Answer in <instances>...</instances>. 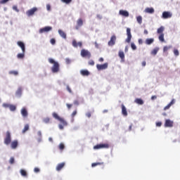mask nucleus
<instances>
[{
  "label": "nucleus",
  "instance_id": "473e14b6",
  "mask_svg": "<svg viewBox=\"0 0 180 180\" xmlns=\"http://www.w3.org/2000/svg\"><path fill=\"white\" fill-rule=\"evenodd\" d=\"M158 50H160V49H158V48L154 49L151 51V54H153V56H157V53H158Z\"/></svg>",
  "mask_w": 180,
  "mask_h": 180
},
{
  "label": "nucleus",
  "instance_id": "393cba45",
  "mask_svg": "<svg viewBox=\"0 0 180 180\" xmlns=\"http://www.w3.org/2000/svg\"><path fill=\"white\" fill-rule=\"evenodd\" d=\"M119 57L121 58L122 62H124V52L120 51L118 53Z\"/></svg>",
  "mask_w": 180,
  "mask_h": 180
},
{
  "label": "nucleus",
  "instance_id": "4d7b16f0",
  "mask_svg": "<svg viewBox=\"0 0 180 180\" xmlns=\"http://www.w3.org/2000/svg\"><path fill=\"white\" fill-rule=\"evenodd\" d=\"M58 127H59V129H60V130H63V129H64V125H63V124H59L58 125Z\"/></svg>",
  "mask_w": 180,
  "mask_h": 180
},
{
  "label": "nucleus",
  "instance_id": "72a5a7b5",
  "mask_svg": "<svg viewBox=\"0 0 180 180\" xmlns=\"http://www.w3.org/2000/svg\"><path fill=\"white\" fill-rule=\"evenodd\" d=\"M17 58L19 59L25 58V52H22V53H18L17 55Z\"/></svg>",
  "mask_w": 180,
  "mask_h": 180
},
{
  "label": "nucleus",
  "instance_id": "ddd939ff",
  "mask_svg": "<svg viewBox=\"0 0 180 180\" xmlns=\"http://www.w3.org/2000/svg\"><path fill=\"white\" fill-rule=\"evenodd\" d=\"M163 19H169V18H172V14L169 11H165L162 13Z\"/></svg>",
  "mask_w": 180,
  "mask_h": 180
},
{
  "label": "nucleus",
  "instance_id": "603ef678",
  "mask_svg": "<svg viewBox=\"0 0 180 180\" xmlns=\"http://www.w3.org/2000/svg\"><path fill=\"white\" fill-rule=\"evenodd\" d=\"M50 43H51L52 44H56V39H51L50 41Z\"/></svg>",
  "mask_w": 180,
  "mask_h": 180
},
{
  "label": "nucleus",
  "instance_id": "774afa93",
  "mask_svg": "<svg viewBox=\"0 0 180 180\" xmlns=\"http://www.w3.org/2000/svg\"><path fill=\"white\" fill-rule=\"evenodd\" d=\"M146 61H143V62H142V66H143V67H146Z\"/></svg>",
  "mask_w": 180,
  "mask_h": 180
},
{
  "label": "nucleus",
  "instance_id": "f03ea898",
  "mask_svg": "<svg viewBox=\"0 0 180 180\" xmlns=\"http://www.w3.org/2000/svg\"><path fill=\"white\" fill-rule=\"evenodd\" d=\"M12 143V137L11 136V132L9 131H7L6 132V136L4 138V144L6 146H9Z\"/></svg>",
  "mask_w": 180,
  "mask_h": 180
},
{
  "label": "nucleus",
  "instance_id": "13d9d810",
  "mask_svg": "<svg viewBox=\"0 0 180 180\" xmlns=\"http://www.w3.org/2000/svg\"><path fill=\"white\" fill-rule=\"evenodd\" d=\"M77 115V110L73 111L72 113V117H74Z\"/></svg>",
  "mask_w": 180,
  "mask_h": 180
},
{
  "label": "nucleus",
  "instance_id": "cd10ccee",
  "mask_svg": "<svg viewBox=\"0 0 180 180\" xmlns=\"http://www.w3.org/2000/svg\"><path fill=\"white\" fill-rule=\"evenodd\" d=\"M15 94L17 96H22V87H19L18 90L15 92Z\"/></svg>",
  "mask_w": 180,
  "mask_h": 180
},
{
  "label": "nucleus",
  "instance_id": "69168bd1",
  "mask_svg": "<svg viewBox=\"0 0 180 180\" xmlns=\"http://www.w3.org/2000/svg\"><path fill=\"white\" fill-rule=\"evenodd\" d=\"M86 116L87 117H91V112H87V113L86 114Z\"/></svg>",
  "mask_w": 180,
  "mask_h": 180
},
{
  "label": "nucleus",
  "instance_id": "9b49d317",
  "mask_svg": "<svg viewBox=\"0 0 180 180\" xmlns=\"http://www.w3.org/2000/svg\"><path fill=\"white\" fill-rule=\"evenodd\" d=\"M64 167H65V162H61V163H58L56 167V171H58V172H60V171H61V169H63V168H64Z\"/></svg>",
  "mask_w": 180,
  "mask_h": 180
},
{
  "label": "nucleus",
  "instance_id": "423d86ee",
  "mask_svg": "<svg viewBox=\"0 0 180 180\" xmlns=\"http://www.w3.org/2000/svg\"><path fill=\"white\" fill-rule=\"evenodd\" d=\"M127 38L126 39L125 41L127 43H130V41H131V30L130 28H127Z\"/></svg>",
  "mask_w": 180,
  "mask_h": 180
},
{
  "label": "nucleus",
  "instance_id": "f257e3e1",
  "mask_svg": "<svg viewBox=\"0 0 180 180\" xmlns=\"http://www.w3.org/2000/svg\"><path fill=\"white\" fill-rule=\"evenodd\" d=\"M48 61L49 63H50V64H53L51 68V71L52 72H53V74H56L58 72V71H60V64L58 63V62H56V60H54V59L51 58H49Z\"/></svg>",
  "mask_w": 180,
  "mask_h": 180
},
{
  "label": "nucleus",
  "instance_id": "c85d7f7f",
  "mask_svg": "<svg viewBox=\"0 0 180 180\" xmlns=\"http://www.w3.org/2000/svg\"><path fill=\"white\" fill-rule=\"evenodd\" d=\"M136 20L139 25H141V23H143V17H141V15L137 16Z\"/></svg>",
  "mask_w": 180,
  "mask_h": 180
},
{
  "label": "nucleus",
  "instance_id": "6e6552de",
  "mask_svg": "<svg viewBox=\"0 0 180 180\" xmlns=\"http://www.w3.org/2000/svg\"><path fill=\"white\" fill-rule=\"evenodd\" d=\"M84 25V21L82 20V18H79L77 21V25L75 26L76 30H79V28L81 26Z\"/></svg>",
  "mask_w": 180,
  "mask_h": 180
},
{
  "label": "nucleus",
  "instance_id": "7c9ffc66",
  "mask_svg": "<svg viewBox=\"0 0 180 180\" xmlns=\"http://www.w3.org/2000/svg\"><path fill=\"white\" fill-rule=\"evenodd\" d=\"M159 40L162 43H164V41H165V39H164V34H160V35H159Z\"/></svg>",
  "mask_w": 180,
  "mask_h": 180
},
{
  "label": "nucleus",
  "instance_id": "7ed1b4c3",
  "mask_svg": "<svg viewBox=\"0 0 180 180\" xmlns=\"http://www.w3.org/2000/svg\"><path fill=\"white\" fill-rule=\"evenodd\" d=\"M109 143H99L94 147V150H101V148H109Z\"/></svg>",
  "mask_w": 180,
  "mask_h": 180
},
{
  "label": "nucleus",
  "instance_id": "20e7f679",
  "mask_svg": "<svg viewBox=\"0 0 180 180\" xmlns=\"http://www.w3.org/2000/svg\"><path fill=\"white\" fill-rule=\"evenodd\" d=\"M108 67H109V63H105L104 64H97L96 65V68L98 71H103V70L108 69Z\"/></svg>",
  "mask_w": 180,
  "mask_h": 180
},
{
  "label": "nucleus",
  "instance_id": "0eeeda50",
  "mask_svg": "<svg viewBox=\"0 0 180 180\" xmlns=\"http://www.w3.org/2000/svg\"><path fill=\"white\" fill-rule=\"evenodd\" d=\"M51 30H53V27L47 26V27L41 28L39 30V33H41H41H48V32H50Z\"/></svg>",
  "mask_w": 180,
  "mask_h": 180
},
{
  "label": "nucleus",
  "instance_id": "c756f323",
  "mask_svg": "<svg viewBox=\"0 0 180 180\" xmlns=\"http://www.w3.org/2000/svg\"><path fill=\"white\" fill-rule=\"evenodd\" d=\"M52 116L53 117H54V119H56V120H60L61 119V117H60V116H58V114H57L56 112H53Z\"/></svg>",
  "mask_w": 180,
  "mask_h": 180
},
{
  "label": "nucleus",
  "instance_id": "2eb2a0df",
  "mask_svg": "<svg viewBox=\"0 0 180 180\" xmlns=\"http://www.w3.org/2000/svg\"><path fill=\"white\" fill-rule=\"evenodd\" d=\"M90 54L91 53H89V51H86L85 49H82L81 51V56H82V57H89Z\"/></svg>",
  "mask_w": 180,
  "mask_h": 180
},
{
  "label": "nucleus",
  "instance_id": "f3484780",
  "mask_svg": "<svg viewBox=\"0 0 180 180\" xmlns=\"http://www.w3.org/2000/svg\"><path fill=\"white\" fill-rule=\"evenodd\" d=\"M72 46L73 47H82V42H77L75 39L72 41Z\"/></svg>",
  "mask_w": 180,
  "mask_h": 180
},
{
  "label": "nucleus",
  "instance_id": "0e129e2a",
  "mask_svg": "<svg viewBox=\"0 0 180 180\" xmlns=\"http://www.w3.org/2000/svg\"><path fill=\"white\" fill-rule=\"evenodd\" d=\"M156 98H157V96H151L152 101H154V100L156 99Z\"/></svg>",
  "mask_w": 180,
  "mask_h": 180
},
{
  "label": "nucleus",
  "instance_id": "49530a36",
  "mask_svg": "<svg viewBox=\"0 0 180 180\" xmlns=\"http://www.w3.org/2000/svg\"><path fill=\"white\" fill-rule=\"evenodd\" d=\"M174 56H179V51H178V49L174 50Z\"/></svg>",
  "mask_w": 180,
  "mask_h": 180
},
{
  "label": "nucleus",
  "instance_id": "c9c22d12",
  "mask_svg": "<svg viewBox=\"0 0 180 180\" xmlns=\"http://www.w3.org/2000/svg\"><path fill=\"white\" fill-rule=\"evenodd\" d=\"M29 130V124H27L25 125L24 129H22V133L25 134V131H27Z\"/></svg>",
  "mask_w": 180,
  "mask_h": 180
},
{
  "label": "nucleus",
  "instance_id": "2f4dec72",
  "mask_svg": "<svg viewBox=\"0 0 180 180\" xmlns=\"http://www.w3.org/2000/svg\"><path fill=\"white\" fill-rule=\"evenodd\" d=\"M59 122H60V123H62L63 126H67L68 124L67 123V121H65L63 118H60L59 120Z\"/></svg>",
  "mask_w": 180,
  "mask_h": 180
},
{
  "label": "nucleus",
  "instance_id": "f704fd0d",
  "mask_svg": "<svg viewBox=\"0 0 180 180\" xmlns=\"http://www.w3.org/2000/svg\"><path fill=\"white\" fill-rule=\"evenodd\" d=\"M20 174H21L22 176H27V172L25 169H21Z\"/></svg>",
  "mask_w": 180,
  "mask_h": 180
},
{
  "label": "nucleus",
  "instance_id": "6e6d98bb",
  "mask_svg": "<svg viewBox=\"0 0 180 180\" xmlns=\"http://www.w3.org/2000/svg\"><path fill=\"white\" fill-rule=\"evenodd\" d=\"M9 0H1L0 1V4H6V2H8Z\"/></svg>",
  "mask_w": 180,
  "mask_h": 180
},
{
  "label": "nucleus",
  "instance_id": "4be33fe9",
  "mask_svg": "<svg viewBox=\"0 0 180 180\" xmlns=\"http://www.w3.org/2000/svg\"><path fill=\"white\" fill-rule=\"evenodd\" d=\"M164 30H165V27H164L163 26H161L157 30L158 34H164Z\"/></svg>",
  "mask_w": 180,
  "mask_h": 180
},
{
  "label": "nucleus",
  "instance_id": "58836bf2",
  "mask_svg": "<svg viewBox=\"0 0 180 180\" xmlns=\"http://www.w3.org/2000/svg\"><path fill=\"white\" fill-rule=\"evenodd\" d=\"M98 165H103V162H95L91 164V167H94Z\"/></svg>",
  "mask_w": 180,
  "mask_h": 180
},
{
  "label": "nucleus",
  "instance_id": "a878e982",
  "mask_svg": "<svg viewBox=\"0 0 180 180\" xmlns=\"http://www.w3.org/2000/svg\"><path fill=\"white\" fill-rule=\"evenodd\" d=\"M145 12L146 13H154L155 11L153 8H146Z\"/></svg>",
  "mask_w": 180,
  "mask_h": 180
},
{
  "label": "nucleus",
  "instance_id": "a19ab883",
  "mask_svg": "<svg viewBox=\"0 0 180 180\" xmlns=\"http://www.w3.org/2000/svg\"><path fill=\"white\" fill-rule=\"evenodd\" d=\"M44 123H46V124L50 123V117H46L43 119Z\"/></svg>",
  "mask_w": 180,
  "mask_h": 180
},
{
  "label": "nucleus",
  "instance_id": "bb28decb",
  "mask_svg": "<svg viewBox=\"0 0 180 180\" xmlns=\"http://www.w3.org/2000/svg\"><path fill=\"white\" fill-rule=\"evenodd\" d=\"M135 103L138 105H144V101L141 98H136L135 100Z\"/></svg>",
  "mask_w": 180,
  "mask_h": 180
},
{
  "label": "nucleus",
  "instance_id": "dca6fc26",
  "mask_svg": "<svg viewBox=\"0 0 180 180\" xmlns=\"http://www.w3.org/2000/svg\"><path fill=\"white\" fill-rule=\"evenodd\" d=\"M174 104H175V99L173 98L171 101V102L164 108V110H168V109H169V108H171L172 105H174Z\"/></svg>",
  "mask_w": 180,
  "mask_h": 180
},
{
  "label": "nucleus",
  "instance_id": "338daca9",
  "mask_svg": "<svg viewBox=\"0 0 180 180\" xmlns=\"http://www.w3.org/2000/svg\"><path fill=\"white\" fill-rule=\"evenodd\" d=\"M143 33L144 34H148V31L147 30H144Z\"/></svg>",
  "mask_w": 180,
  "mask_h": 180
},
{
  "label": "nucleus",
  "instance_id": "5701e85b",
  "mask_svg": "<svg viewBox=\"0 0 180 180\" xmlns=\"http://www.w3.org/2000/svg\"><path fill=\"white\" fill-rule=\"evenodd\" d=\"M58 33H59L60 36L63 37V39H67V34H65V32H64V31H63L61 30H58Z\"/></svg>",
  "mask_w": 180,
  "mask_h": 180
},
{
  "label": "nucleus",
  "instance_id": "864d4df0",
  "mask_svg": "<svg viewBox=\"0 0 180 180\" xmlns=\"http://www.w3.org/2000/svg\"><path fill=\"white\" fill-rule=\"evenodd\" d=\"M74 105H76L77 106H78V105H79V101H78V100H75L74 101Z\"/></svg>",
  "mask_w": 180,
  "mask_h": 180
},
{
  "label": "nucleus",
  "instance_id": "a18cd8bd",
  "mask_svg": "<svg viewBox=\"0 0 180 180\" xmlns=\"http://www.w3.org/2000/svg\"><path fill=\"white\" fill-rule=\"evenodd\" d=\"M10 164H15V158H11L9 160Z\"/></svg>",
  "mask_w": 180,
  "mask_h": 180
},
{
  "label": "nucleus",
  "instance_id": "052dcab7",
  "mask_svg": "<svg viewBox=\"0 0 180 180\" xmlns=\"http://www.w3.org/2000/svg\"><path fill=\"white\" fill-rule=\"evenodd\" d=\"M65 63H66L67 64H70V63H71V60H70V59H68V58H66V59H65Z\"/></svg>",
  "mask_w": 180,
  "mask_h": 180
},
{
  "label": "nucleus",
  "instance_id": "aec40b11",
  "mask_svg": "<svg viewBox=\"0 0 180 180\" xmlns=\"http://www.w3.org/2000/svg\"><path fill=\"white\" fill-rule=\"evenodd\" d=\"M18 141L15 140L11 143V147L13 148V150H15L18 147Z\"/></svg>",
  "mask_w": 180,
  "mask_h": 180
},
{
  "label": "nucleus",
  "instance_id": "39448f33",
  "mask_svg": "<svg viewBox=\"0 0 180 180\" xmlns=\"http://www.w3.org/2000/svg\"><path fill=\"white\" fill-rule=\"evenodd\" d=\"M35 12H37V7H34V8L27 11H26V15L28 17L33 16V15H34Z\"/></svg>",
  "mask_w": 180,
  "mask_h": 180
},
{
  "label": "nucleus",
  "instance_id": "8fccbe9b",
  "mask_svg": "<svg viewBox=\"0 0 180 180\" xmlns=\"http://www.w3.org/2000/svg\"><path fill=\"white\" fill-rule=\"evenodd\" d=\"M10 106H11V104H8V103H4L3 104L4 108H9Z\"/></svg>",
  "mask_w": 180,
  "mask_h": 180
},
{
  "label": "nucleus",
  "instance_id": "37998d69",
  "mask_svg": "<svg viewBox=\"0 0 180 180\" xmlns=\"http://www.w3.org/2000/svg\"><path fill=\"white\" fill-rule=\"evenodd\" d=\"M131 47L132 50H137V46H136V44H134V43L131 44Z\"/></svg>",
  "mask_w": 180,
  "mask_h": 180
},
{
  "label": "nucleus",
  "instance_id": "9d476101",
  "mask_svg": "<svg viewBox=\"0 0 180 180\" xmlns=\"http://www.w3.org/2000/svg\"><path fill=\"white\" fill-rule=\"evenodd\" d=\"M119 15L124 16V18H129V11L126 10H120Z\"/></svg>",
  "mask_w": 180,
  "mask_h": 180
},
{
  "label": "nucleus",
  "instance_id": "412c9836",
  "mask_svg": "<svg viewBox=\"0 0 180 180\" xmlns=\"http://www.w3.org/2000/svg\"><path fill=\"white\" fill-rule=\"evenodd\" d=\"M21 115L24 117H27V115H28L27 114V110H26L25 108H22V110H21Z\"/></svg>",
  "mask_w": 180,
  "mask_h": 180
},
{
  "label": "nucleus",
  "instance_id": "e2e57ef3",
  "mask_svg": "<svg viewBox=\"0 0 180 180\" xmlns=\"http://www.w3.org/2000/svg\"><path fill=\"white\" fill-rule=\"evenodd\" d=\"M138 41H139V44H143V39H139L138 40Z\"/></svg>",
  "mask_w": 180,
  "mask_h": 180
},
{
  "label": "nucleus",
  "instance_id": "4468645a",
  "mask_svg": "<svg viewBox=\"0 0 180 180\" xmlns=\"http://www.w3.org/2000/svg\"><path fill=\"white\" fill-rule=\"evenodd\" d=\"M18 46H19V47H20V49H22V53H25V51H26V48L25 46V43L19 41L17 42Z\"/></svg>",
  "mask_w": 180,
  "mask_h": 180
},
{
  "label": "nucleus",
  "instance_id": "4c0bfd02",
  "mask_svg": "<svg viewBox=\"0 0 180 180\" xmlns=\"http://www.w3.org/2000/svg\"><path fill=\"white\" fill-rule=\"evenodd\" d=\"M9 109L11 112H15V110H16V106L14 105H10Z\"/></svg>",
  "mask_w": 180,
  "mask_h": 180
},
{
  "label": "nucleus",
  "instance_id": "09e8293b",
  "mask_svg": "<svg viewBox=\"0 0 180 180\" xmlns=\"http://www.w3.org/2000/svg\"><path fill=\"white\" fill-rule=\"evenodd\" d=\"M156 126L157 127H161V126H162V122H156Z\"/></svg>",
  "mask_w": 180,
  "mask_h": 180
},
{
  "label": "nucleus",
  "instance_id": "e433bc0d",
  "mask_svg": "<svg viewBox=\"0 0 180 180\" xmlns=\"http://www.w3.org/2000/svg\"><path fill=\"white\" fill-rule=\"evenodd\" d=\"M58 148H59V150H60V151H63V150H64V148H65V146H64V143H60L59 144Z\"/></svg>",
  "mask_w": 180,
  "mask_h": 180
},
{
  "label": "nucleus",
  "instance_id": "79ce46f5",
  "mask_svg": "<svg viewBox=\"0 0 180 180\" xmlns=\"http://www.w3.org/2000/svg\"><path fill=\"white\" fill-rule=\"evenodd\" d=\"M62 2H63V4H71V2H72V0H61Z\"/></svg>",
  "mask_w": 180,
  "mask_h": 180
},
{
  "label": "nucleus",
  "instance_id": "de8ad7c7",
  "mask_svg": "<svg viewBox=\"0 0 180 180\" xmlns=\"http://www.w3.org/2000/svg\"><path fill=\"white\" fill-rule=\"evenodd\" d=\"M67 91L70 93V94H72V90H71V88L70 87V86H67Z\"/></svg>",
  "mask_w": 180,
  "mask_h": 180
},
{
  "label": "nucleus",
  "instance_id": "1a4fd4ad",
  "mask_svg": "<svg viewBox=\"0 0 180 180\" xmlns=\"http://www.w3.org/2000/svg\"><path fill=\"white\" fill-rule=\"evenodd\" d=\"M165 127H174V121H171V120H166L165 122Z\"/></svg>",
  "mask_w": 180,
  "mask_h": 180
},
{
  "label": "nucleus",
  "instance_id": "680f3d73",
  "mask_svg": "<svg viewBox=\"0 0 180 180\" xmlns=\"http://www.w3.org/2000/svg\"><path fill=\"white\" fill-rule=\"evenodd\" d=\"M13 9H14V11H16V12H19V9H18L17 6H13Z\"/></svg>",
  "mask_w": 180,
  "mask_h": 180
},
{
  "label": "nucleus",
  "instance_id": "3c124183",
  "mask_svg": "<svg viewBox=\"0 0 180 180\" xmlns=\"http://www.w3.org/2000/svg\"><path fill=\"white\" fill-rule=\"evenodd\" d=\"M34 172H36V173L40 172V169H39L38 167H35V168L34 169Z\"/></svg>",
  "mask_w": 180,
  "mask_h": 180
},
{
  "label": "nucleus",
  "instance_id": "bf43d9fd",
  "mask_svg": "<svg viewBox=\"0 0 180 180\" xmlns=\"http://www.w3.org/2000/svg\"><path fill=\"white\" fill-rule=\"evenodd\" d=\"M46 9L47 11H50V9H51V6H50V4L46 5Z\"/></svg>",
  "mask_w": 180,
  "mask_h": 180
},
{
  "label": "nucleus",
  "instance_id": "6ab92c4d",
  "mask_svg": "<svg viewBox=\"0 0 180 180\" xmlns=\"http://www.w3.org/2000/svg\"><path fill=\"white\" fill-rule=\"evenodd\" d=\"M80 74L83 76V77H88L90 74L89 71L86 70H82L80 71Z\"/></svg>",
  "mask_w": 180,
  "mask_h": 180
},
{
  "label": "nucleus",
  "instance_id": "ea45409f",
  "mask_svg": "<svg viewBox=\"0 0 180 180\" xmlns=\"http://www.w3.org/2000/svg\"><path fill=\"white\" fill-rule=\"evenodd\" d=\"M9 74L11 75H18L19 72L16 70H11L9 72Z\"/></svg>",
  "mask_w": 180,
  "mask_h": 180
},
{
  "label": "nucleus",
  "instance_id": "b1692460",
  "mask_svg": "<svg viewBox=\"0 0 180 180\" xmlns=\"http://www.w3.org/2000/svg\"><path fill=\"white\" fill-rule=\"evenodd\" d=\"M146 44H148V46L150 44H153L154 43V39L153 38H150V39H146L145 41Z\"/></svg>",
  "mask_w": 180,
  "mask_h": 180
},
{
  "label": "nucleus",
  "instance_id": "c03bdc74",
  "mask_svg": "<svg viewBox=\"0 0 180 180\" xmlns=\"http://www.w3.org/2000/svg\"><path fill=\"white\" fill-rule=\"evenodd\" d=\"M169 49H171V46H164V48H163L164 53L168 51V50H169Z\"/></svg>",
  "mask_w": 180,
  "mask_h": 180
},
{
  "label": "nucleus",
  "instance_id": "f8f14e48",
  "mask_svg": "<svg viewBox=\"0 0 180 180\" xmlns=\"http://www.w3.org/2000/svg\"><path fill=\"white\" fill-rule=\"evenodd\" d=\"M116 43V36L112 35L110 38V40L108 41V46H115Z\"/></svg>",
  "mask_w": 180,
  "mask_h": 180
},
{
  "label": "nucleus",
  "instance_id": "5fc2aeb1",
  "mask_svg": "<svg viewBox=\"0 0 180 180\" xmlns=\"http://www.w3.org/2000/svg\"><path fill=\"white\" fill-rule=\"evenodd\" d=\"M66 106H67V108H68V109H71V108H72V104H68V103H67V104H66Z\"/></svg>",
  "mask_w": 180,
  "mask_h": 180
},
{
  "label": "nucleus",
  "instance_id": "a211bd4d",
  "mask_svg": "<svg viewBox=\"0 0 180 180\" xmlns=\"http://www.w3.org/2000/svg\"><path fill=\"white\" fill-rule=\"evenodd\" d=\"M121 108H122V114L123 115V116H127V109L126 108V106H124V104H122Z\"/></svg>",
  "mask_w": 180,
  "mask_h": 180
}]
</instances>
